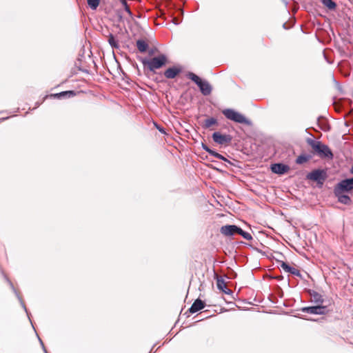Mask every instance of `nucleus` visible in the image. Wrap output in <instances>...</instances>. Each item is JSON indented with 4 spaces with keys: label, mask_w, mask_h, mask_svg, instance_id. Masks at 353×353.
Instances as JSON below:
<instances>
[{
    "label": "nucleus",
    "mask_w": 353,
    "mask_h": 353,
    "mask_svg": "<svg viewBox=\"0 0 353 353\" xmlns=\"http://www.w3.org/2000/svg\"><path fill=\"white\" fill-rule=\"evenodd\" d=\"M179 12H180V14H181V16H183V10H181V9H180V10H179Z\"/></svg>",
    "instance_id": "f704fd0d"
},
{
    "label": "nucleus",
    "mask_w": 353,
    "mask_h": 353,
    "mask_svg": "<svg viewBox=\"0 0 353 353\" xmlns=\"http://www.w3.org/2000/svg\"><path fill=\"white\" fill-rule=\"evenodd\" d=\"M141 62L144 67H147L150 71L154 72L155 70L159 69L166 64L167 57L165 54H161L150 60L147 59H141Z\"/></svg>",
    "instance_id": "f03ea898"
},
{
    "label": "nucleus",
    "mask_w": 353,
    "mask_h": 353,
    "mask_svg": "<svg viewBox=\"0 0 353 353\" xmlns=\"http://www.w3.org/2000/svg\"><path fill=\"white\" fill-rule=\"evenodd\" d=\"M289 170L290 167L288 165L281 163L272 164L271 166L272 172L278 174H284L287 173Z\"/></svg>",
    "instance_id": "9b49d317"
},
{
    "label": "nucleus",
    "mask_w": 353,
    "mask_h": 353,
    "mask_svg": "<svg viewBox=\"0 0 353 353\" xmlns=\"http://www.w3.org/2000/svg\"><path fill=\"white\" fill-rule=\"evenodd\" d=\"M172 22H173L175 25H178V24H179V23L181 22V19H179L177 17H173V19H172Z\"/></svg>",
    "instance_id": "c85d7f7f"
},
{
    "label": "nucleus",
    "mask_w": 353,
    "mask_h": 353,
    "mask_svg": "<svg viewBox=\"0 0 353 353\" xmlns=\"http://www.w3.org/2000/svg\"><path fill=\"white\" fill-rule=\"evenodd\" d=\"M350 172L352 174H353V165L351 167Z\"/></svg>",
    "instance_id": "c9c22d12"
},
{
    "label": "nucleus",
    "mask_w": 353,
    "mask_h": 353,
    "mask_svg": "<svg viewBox=\"0 0 353 353\" xmlns=\"http://www.w3.org/2000/svg\"><path fill=\"white\" fill-rule=\"evenodd\" d=\"M205 306V303L204 301H201L200 299H197L192 303L191 307L189 308L188 311L191 314H194L202 309H203Z\"/></svg>",
    "instance_id": "f8f14e48"
},
{
    "label": "nucleus",
    "mask_w": 353,
    "mask_h": 353,
    "mask_svg": "<svg viewBox=\"0 0 353 353\" xmlns=\"http://www.w3.org/2000/svg\"><path fill=\"white\" fill-rule=\"evenodd\" d=\"M239 227L235 225H226L221 228L220 232L226 236H233L237 234Z\"/></svg>",
    "instance_id": "1a4fd4ad"
},
{
    "label": "nucleus",
    "mask_w": 353,
    "mask_h": 353,
    "mask_svg": "<svg viewBox=\"0 0 353 353\" xmlns=\"http://www.w3.org/2000/svg\"><path fill=\"white\" fill-rule=\"evenodd\" d=\"M223 114L228 119L238 123L250 125L251 121L245 118L242 114L233 109H225L222 111Z\"/></svg>",
    "instance_id": "20e7f679"
},
{
    "label": "nucleus",
    "mask_w": 353,
    "mask_h": 353,
    "mask_svg": "<svg viewBox=\"0 0 353 353\" xmlns=\"http://www.w3.org/2000/svg\"><path fill=\"white\" fill-rule=\"evenodd\" d=\"M322 3L329 10H334L336 7V3L333 0H322Z\"/></svg>",
    "instance_id": "4be33fe9"
},
{
    "label": "nucleus",
    "mask_w": 353,
    "mask_h": 353,
    "mask_svg": "<svg viewBox=\"0 0 353 353\" xmlns=\"http://www.w3.org/2000/svg\"><path fill=\"white\" fill-rule=\"evenodd\" d=\"M218 123V121L214 117H210L205 119L202 125L203 128L208 129L214 125H216Z\"/></svg>",
    "instance_id": "6ab92c4d"
},
{
    "label": "nucleus",
    "mask_w": 353,
    "mask_h": 353,
    "mask_svg": "<svg viewBox=\"0 0 353 353\" xmlns=\"http://www.w3.org/2000/svg\"><path fill=\"white\" fill-rule=\"evenodd\" d=\"M181 69L180 68L176 67H171L168 68L164 72V76L167 79H174L175 78L179 73H181Z\"/></svg>",
    "instance_id": "2eb2a0df"
},
{
    "label": "nucleus",
    "mask_w": 353,
    "mask_h": 353,
    "mask_svg": "<svg viewBox=\"0 0 353 353\" xmlns=\"http://www.w3.org/2000/svg\"><path fill=\"white\" fill-rule=\"evenodd\" d=\"M327 177V172L323 169H315L309 172L306 179L317 183L318 185H322Z\"/></svg>",
    "instance_id": "39448f33"
},
{
    "label": "nucleus",
    "mask_w": 353,
    "mask_h": 353,
    "mask_svg": "<svg viewBox=\"0 0 353 353\" xmlns=\"http://www.w3.org/2000/svg\"><path fill=\"white\" fill-rule=\"evenodd\" d=\"M311 158L312 156L310 154H301L296 158V163L297 164H302L308 161Z\"/></svg>",
    "instance_id": "412c9836"
},
{
    "label": "nucleus",
    "mask_w": 353,
    "mask_h": 353,
    "mask_svg": "<svg viewBox=\"0 0 353 353\" xmlns=\"http://www.w3.org/2000/svg\"><path fill=\"white\" fill-rule=\"evenodd\" d=\"M283 2L284 3L285 6H288V1H285V0H283Z\"/></svg>",
    "instance_id": "e433bc0d"
},
{
    "label": "nucleus",
    "mask_w": 353,
    "mask_h": 353,
    "mask_svg": "<svg viewBox=\"0 0 353 353\" xmlns=\"http://www.w3.org/2000/svg\"><path fill=\"white\" fill-rule=\"evenodd\" d=\"M334 193L335 196L337 197L338 201L339 203L345 204V205H350L352 203L351 198L345 194V192L343 191H337V188L334 189Z\"/></svg>",
    "instance_id": "9d476101"
},
{
    "label": "nucleus",
    "mask_w": 353,
    "mask_h": 353,
    "mask_svg": "<svg viewBox=\"0 0 353 353\" xmlns=\"http://www.w3.org/2000/svg\"><path fill=\"white\" fill-rule=\"evenodd\" d=\"M225 162H227L228 163L230 164V165H232V163L230 162V161H229L228 159H227L225 157Z\"/></svg>",
    "instance_id": "72a5a7b5"
},
{
    "label": "nucleus",
    "mask_w": 353,
    "mask_h": 353,
    "mask_svg": "<svg viewBox=\"0 0 353 353\" xmlns=\"http://www.w3.org/2000/svg\"><path fill=\"white\" fill-rule=\"evenodd\" d=\"M12 289L13 290L14 292L15 293V294L17 295L18 299L19 300L22 307H23V309L25 310L26 312L27 313V315L29 316V314H28V310H27V308L25 305V303H23L22 299L21 298V296L19 295V294L17 293V292L16 291L15 288H14L13 286V284L11 283L10 281L8 280Z\"/></svg>",
    "instance_id": "b1692460"
},
{
    "label": "nucleus",
    "mask_w": 353,
    "mask_h": 353,
    "mask_svg": "<svg viewBox=\"0 0 353 353\" xmlns=\"http://www.w3.org/2000/svg\"><path fill=\"white\" fill-rule=\"evenodd\" d=\"M157 129H158L161 132L165 133V130H164V129H163V128H161L157 127Z\"/></svg>",
    "instance_id": "473e14b6"
},
{
    "label": "nucleus",
    "mask_w": 353,
    "mask_h": 353,
    "mask_svg": "<svg viewBox=\"0 0 353 353\" xmlns=\"http://www.w3.org/2000/svg\"><path fill=\"white\" fill-rule=\"evenodd\" d=\"M187 77L197 85L201 92L204 96H208L211 94L212 88L208 81L201 79L199 76L191 72L187 74Z\"/></svg>",
    "instance_id": "7ed1b4c3"
},
{
    "label": "nucleus",
    "mask_w": 353,
    "mask_h": 353,
    "mask_svg": "<svg viewBox=\"0 0 353 353\" xmlns=\"http://www.w3.org/2000/svg\"><path fill=\"white\" fill-rule=\"evenodd\" d=\"M280 266L285 272H289L294 276L301 277L300 271L295 268L291 267L287 263L281 261Z\"/></svg>",
    "instance_id": "ddd939ff"
},
{
    "label": "nucleus",
    "mask_w": 353,
    "mask_h": 353,
    "mask_svg": "<svg viewBox=\"0 0 353 353\" xmlns=\"http://www.w3.org/2000/svg\"><path fill=\"white\" fill-rule=\"evenodd\" d=\"M300 311L312 314L324 315L327 314L330 312V310L327 308V305H316L314 306L301 307Z\"/></svg>",
    "instance_id": "423d86ee"
},
{
    "label": "nucleus",
    "mask_w": 353,
    "mask_h": 353,
    "mask_svg": "<svg viewBox=\"0 0 353 353\" xmlns=\"http://www.w3.org/2000/svg\"><path fill=\"white\" fill-rule=\"evenodd\" d=\"M39 342H40V343H41V345L42 346V348H43V351L45 352V353H48V352H47V350H46V347L44 346V344H43V341H41V339L40 338H39Z\"/></svg>",
    "instance_id": "c756f323"
},
{
    "label": "nucleus",
    "mask_w": 353,
    "mask_h": 353,
    "mask_svg": "<svg viewBox=\"0 0 353 353\" xmlns=\"http://www.w3.org/2000/svg\"><path fill=\"white\" fill-rule=\"evenodd\" d=\"M120 2L122 3V5L124 7V9H125V11L130 15V16H132V13L130 9V7L128 5L127 3V1L126 0H119Z\"/></svg>",
    "instance_id": "bb28decb"
},
{
    "label": "nucleus",
    "mask_w": 353,
    "mask_h": 353,
    "mask_svg": "<svg viewBox=\"0 0 353 353\" xmlns=\"http://www.w3.org/2000/svg\"><path fill=\"white\" fill-rule=\"evenodd\" d=\"M237 234L241 235L243 239H245L246 240H252V236L249 232H247L243 230L239 227V229L237 231Z\"/></svg>",
    "instance_id": "5701e85b"
},
{
    "label": "nucleus",
    "mask_w": 353,
    "mask_h": 353,
    "mask_svg": "<svg viewBox=\"0 0 353 353\" xmlns=\"http://www.w3.org/2000/svg\"><path fill=\"white\" fill-rule=\"evenodd\" d=\"M310 296H311V302L316 304V305H322L324 302V299L321 294L319 292L310 290L308 291Z\"/></svg>",
    "instance_id": "4468645a"
},
{
    "label": "nucleus",
    "mask_w": 353,
    "mask_h": 353,
    "mask_svg": "<svg viewBox=\"0 0 353 353\" xmlns=\"http://www.w3.org/2000/svg\"><path fill=\"white\" fill-rule=\"evenodd\" d=\"M201 148L205 150L207 152H208L210 155L217 158V156L219 155V153L216 152V151L210 149L206 144L202 143L201 144Z\"/></svg>",
    "instance_id": "393cba45"
},
{
    "label": "nucleus",
    "mask_w": 353,
    "mask_h": 353,
    "mask_svg": "<svg viewBox=\"0 0 353 353\" xmlns=\"http://www.w3.org/2000/svg\"><path fill=\"white\" fill-rule=\"evenodd\" d=\"M283 27L285 28V29H288V28H287L286 26V23H284L283 25Z\"/></svg>",
    "instance_id": "4c0bfd02"
},
{
    "label": "nucleus",
    "mask_w": 353,
    "mask_h": 353,
    "mask_svg": "<svg viewBox=\"0 0 353 353\" xmlns=\"http://www.w3.org/2000/svg\"><path fill=\"white\" fill-rule=\"evenodd\" d=\"M108 41L112 48H119L120 46L119 44V41L115 38V37L112 34H110L108 35Z\"/></svg>",
    "instance_id": "f3484780"
},
{
    "label": "nucleus",
    "mask_w": 353,
    "mask_h": 353,
    "mask_svg": "<svg viewBox=\"0 0 353 353\" xmlns=\"http://www.w3.org/2000/svg\"><path fill=\"white\" fill-rule=\"evenodd\" d=\"M221 290L226 294H232V291L231 290H230L229 288H228L227 287H226V289H223Z\"/></svg>",
    "instance_id": "cd10ccee"
},
{
    "label": "nucleus",
    "mask_w": 353,
    "mask_h": 353,
    "mask_svg": "<svg viewBox=\"0 0 353 353\" xmlns=\"http://www.w3.org/2000/svg\"><path fill=\"white\" fill-rule=\"evenodd\" d=\"M337 191H343L350 192L353 190V176L349 179H345L339 182L335 186Z\"/></svg>",
    "instance_id": "0eeeda50"
},
{
    "label": "nucleus",
    "mask_w": 353,
    "mask_h": 353,
    "mask_svg": "<svg viewBox=\"0 0 353 353\" xmlns=\"http://www.w3.org/2000/svg\"><path fill=\"white\" fill-rule=\"evenodd\" d=\"M87 3L92 10H95L100 3V0H87Z\"/></svg>",
    "instance_id": "a878e982"
},
{
    "label": "nucleus",
    "mask_w": 353,
    "mask_h": 353,
    "mask_svg": "<svg viewBox=\"0 0 353 353\" xmlns=\"http://www.w3.org/2000/svg\"><path fill=\"white\" fill-rule=\"evenodd\" d=\"M39 342H40V343H41V345L42 346V348H43V351L45 352V353H48V352H47V350H46V347L44 346V344H43V341H41V339L40 338H39Z\"/></svg>",
    "instance_id": "7c9ffc66"
},
{
    "label": "nucleus",
    "mask_w": 353,
    "mask_h": 353,
    "mask_svg": "<svg viewBox=\"0 0 353 353\" xmlns=\"http://www.w3.org/2000/svg\"><path fill=\"white\" fill-rule=\"evenodd\" d=\"M213 141L220 145H228L232 140V137L230 134H222L219 132H215L212 134Z\"/></svg>",
    "instance_id": "6e6552de"
},
{
    "label": "nucleus",
    "mask_w": 353,
    "mask_h": 353,
    "mask_svg": "<svg viewBox=\"0 0 353 353\" xmlns=\"http://www.w3.org/2000/svg\"><path fill=\"white\" fill-rule=\"evenodd\" d=\"M137 47L139 52H145L148 48V44L145 40L139 39L137 41Z\"/></svg>",
    "instance_id": "a211bd4d"
},
{
    "label": "nucleus",
    "mask_w": 353,
    "mask_h": 353,
    "mask_svg": "<svg viewBox=\"0 0 353 353\" xmlns=\"http://www.w3.org/2000/svg\"><path fill=\"white\" fill-rule=\"evenodd\" d=\"M217 159L225 161V157L221 154H219V155L217 156Z\"/></svg>",
    "instance_id": "2f4dec72"
},
{
    "label": "nucleus",
    "mask_w": 353,
    "mask_h": 353,
    "mask_svg": "<svg viewBox=\"0 0 353 353\" xmlns=\"http://www.w3.org/2000/svg\"><path fill=\"white\" fill-rule=\"evenodd\" d=\"M215 279L216 280V286L218 289H226V283L222 276L216 274Z\"/></svg>",
    "instance_id": "aec40b11"
},
{
    "label": "nucleus",
    "mask_w": 353,
    "mask_h": 353,
    "mask_svg": "<svg viewBox=\"0 0 353 353\" xmlns=\"http://www.w3.org/2000/svg\"><path fill=\"white\" fill-rule=\"evenodd\" d=\"M307 143L312 147L314 152L321 158L333 159V153L330 148L323 144L321 141L308 138Z\"/></svg>",
    "instance_id": "f257e3e1"
},
{
    "label": "nucleus",
    "mask_w": 353,
    "mask_h": 353,
    "mask_svg": "<svg viewBox=\"0 0 353 353\" xmlns=\"http://www.w3.org/2000/svg\"><path fill=\"white\" fill-rule=\"evenodd\" d=\"M76 95V93L73 90L63 91L59 93L54 94V97L57 99H61L63 97L70 98Z\"/></svg>",
    "instance_id": "dca6fc26"
}]
</instances>
